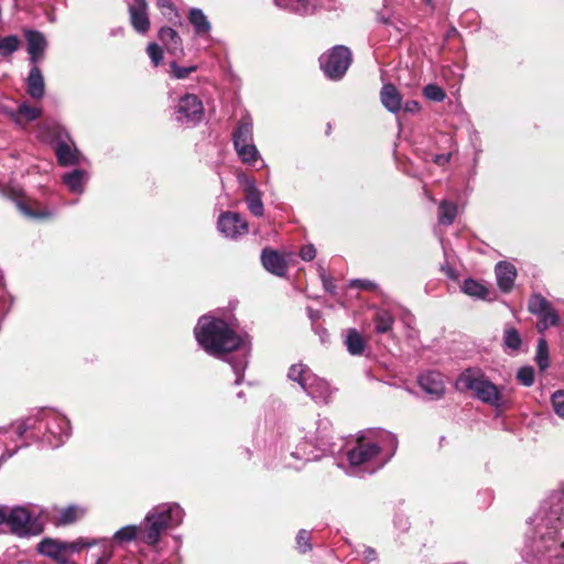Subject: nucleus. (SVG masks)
<instances>
[{
    "label": "nucleus",
    "mask_w": 564,
    "mask_h": 564,
    "mask_svg": "<svg viewBox=\"0 0 564 564\" xmlns=\"http://www.w3.org/2000/svg\"><path fill=\"white\" fill-rule=\"evenodd\" d=\"M442 271L446 273L447 276L454 279L455 278V273H454V270L449 267V265H442Z\"/></svg>",
    "instance_id": "58"
},
{
    "label": "nucleus",
    "mask_w": 564,
    "mask_h": 564,
    "mask_svg": "<svg viewBox=\"0 0 564 564\" xmlns=\"http://www.w3.org/2000/svg\"><path fill=\"white\" fill-rule=\"evenodd\" d=\"M261 261L267 271L278 276H283L286 272V261L283 256L272 249H263Z\"/></svg>",
    "instance_id": "21"
},
{
    "label": "nucleus",
    "mask_w": 564,
    "mask_h": 564,
    "mask_svg": "<svg viewBox=\"0 0 564 564\" xmlns=\"http://www.w3.org/2000/svg\"><path fill=\"white\" fill-rule=\"evenodd\" d=\"M172 74L177 79H184L189 74L196 70V66L183 67L177 65L175 62L171 63Z\"/></svg>",
    "instance_id": "49"
},
{
    "label": "nucleus",
    "mask_w": 564,
    "mask_h": 564,
    "mask_svg": "<svg viewBox=\"0 0 564 564\" xmlns=\"http://www.w3.org/2000/svg\"><path fill=\"white\" fill-rule=\"evenodd\" d=\"M517 379L525 387L534 382V370L532 367H521L517 372Z\"/></svg>",
    "instance_id": "46"
},
{
    "label": "nucleus",
    "mask_w": 564,
    "mask_h": 564,
    "mask_svg": "<svg viewBox=\"0 0 564 564\" xmlns=\"http://www.w3.org/2000/svg\"><path fill=\"white\" fill-rule=\"evenodd\" d=\"M462 291L477 299H486L488 295V289L474 279H466L462 285Z\"/></svg>",
    "instance_id": "35"
},
{
    "label": "nucleus",
    "mask_w": 564,
    "mask_h": 564,
    "mask_svg": "<svg viewBox=\"0 0 564 564\" xmlns=\"http://www.w3.org/2000/svg\"><path fill=\"white\" fill-rule=\"evenodd\" d=\"M351 52L344 45H336L319 57L321 68L326 77L339 80L351 64Z\"/></svg>",
    "instance_id": "10"
},
{
    "label": "nucleus",
    "mask_w": 564,
    "mask_h": 564,
    "mask_svg": "<svg viewBox=\"0 0 564 564\" xmlns=\"http://www.w3.org/2000/svg\"><path fill=\"white\" fill-rule=\"evenodd\" d=\"M316 4L317 0H295V13L310 14L315 10Z\"/></svg>",
    "instance_id": "47"
},
{
    "label": "nucleus",
    "mask_w": 564,
    "mask_h": 564,
    "mask_svg": "<svg viewBox=\"0 0 564 564\" xmlns=\"http://www.w3.org/2000/svg\"><path fill=\"white\" fill-rule=\"evenodd\" d=\"M97 544V540H90V539H87V538H79L75 541H70V542H67V541H63V546L64 550L66 551V553L68 555H72V554H75V553H79L80 551L85 550V549H89V547H93L94 545Z\"/></svg>",
    "instance_id": "37"
},
{
    "label": "nucleus",
    "mask_w": 564,
    "mask_h": 564,
    "mask_svg": "<svg viewBox=\"0 0 564 564\" xmlns=\"http://www.w3.org/2000/svg\"><path fill=\"white\" fill-rule=\"evenodd\" d=\"M423 96L431 100L441 102L446 98L445 91L436 84H429L423 88Z\"/></svg>",
    "instance_id": "44"
},
{
    "label": "nucleus",
    "mask_w": 564,
    "mask_h": 564,
    "mask_svg": "<svg viewBox=\"0 0 564 564\" xmlns=\"http://www.w3.org/2000/svg\"><path fill=\"white\" fill-rule=\"evenodd\" d=\"M310 540V532H307L306 530L299 531L296 536L297 549L303 553L311 550Z\"/></svg>",
    "instance_id": "50"
},
{
    "label": "nucleus",
    "mask_w": 564,
    "mask_h": 564,
    "mask_svg": "<svg viewBox=\"0 0 564 564\" xmlns=\"http://www.w3.org/2000/svg\"><path fill=\"white\" fill-rule=\"evenodd\" d=\"M204 117L202 100L194 94L182 96L174 107V118L181 124H195Z\"/></svg>",
    "instance_id": "12"
},
{
    "label": "nucleus",
    "mask_w": 564,
    "mask_h": 564,
    "mask_svg": "<svg viewBox=\"0 0 564 564\" xmlns=\"http://www.w3.org/2000/svg\"><path fill=\"white\" fill-rule=\"evenodd\" d=\"M68 556L69 555L66 553L64 547H62L57 555L53 557V560L58 564H72L68 562Z\"/></svg>",
    "instance_id": "56"
},
{
    "label": "nucleus",
    "mask_w": 564,
    "mask_h": 564,
    "mask_svg": "<svg viewBox=\"0 0 564 564\" xmlns=\"http://www.w3.org/2000/svg\"><path fill=\"white\" fill-rule=\"evenodd\" d=\"M456 389L470 391L479 401L496 409H503L508 402L505 387L495 384L478 368H469L463 371L456 380Z\"/></svg>",
    "instance_id": "3"
},
{
    "label": "nucleus",
    "mask_w": 564,
    "mask_h": 564,
    "mask_svg": "<svg viewBox=\"0 0 564 564\" xmlns=\"http://www.w3.org/2000/svg\"><path fill=\"white\" fill-rule=\"evenodd\" d=\"M313 376L314 373L304 364L292 365L288 373L289 379L297 382L303 390L306 388Z\"/></svg>",
    "instance_id": "30"
},
{
    "label": "nucleus",
    "mask_w": 564,
    "mask_h": 564,
    "mask_svg": "<svg viewBox=\"0 0 564 564\" xmlns=\"http://www.w3.org/2000/svg\"><path fill=\"white\" fill-rule=\"evenodd\" d=\"M20 44L21 41L17 35H8L0 39V56H10L19 48Z\"/></svg>",
    "instance_id": "40"
},
{
    "label": "nucleus",
    "mask_w": 564,
    "mask_h": 564,
    "mask_svg": "<svg viewBox=\"0 0 564 564\" xmlns=\"http://www.w3.org/2000/svg\"><path fill=\"white\" fill-rule=\"evenodd\" d=\"M43 129L47 137L55 142V154L61 165L69 166L80 163L83 155L74 145L64 127L56 122H46Z\"/></svg>",
    "instance_id": "7"
},
{
    "label": "nucleus",
    "mask_w": 564,
    "mask_h": 564,
    "mask_svg": "<svg viewBox=\"0 0 564 564\" xmlns=\"http://www.w3.org/2000/svg\"><path fill=\"white\" fill-rule=\"evenodd\" d=\"M89 175L86 171L76 169L64 174L63 182L72 193L80 195L85 191V183Z\"/></svg>",
    "instance_id": "25"
},
{
    "label": "nucleus",
    "mask_w": 564,
    "mask_h": 564,
    "mask_svg": "<svg viewBox=\"0 0 564 564\" xmlns=\"http://www.w3.org/2000/svg\"><path fill=\"white\" fill-rule=\"evenodd\" d=\"M13 455V452H8L7 451V458L11 457Z\"/></svg>",
    "instance_id": "63"
},
{
    "label": "nucleus",
    "mask_w": 564,
    "mask_h": 564,
    "mask_svg": "<svg viewBox=\"0 0 564 564\" xmlns=\"http://www.w3.org/2000/svg\"><path fill=\"white\" fill-rule=\"evenodd\" d=\"M184 510L177 503H161L153 507L142 523L140 541L150 545H156L164 531L182 523Z\"/></svg>",
    "instance_id": "4"
},
{
    "label": "nucleus",
    "mask_w": 564,
    "mask_h": 564,
    "mask_svg": "<svg viewBox=\"0 0 564 564\" xmlns=\"http://www.w3.org/2000/svg\"><path fill=\"white\" fill-rule=\"evenodd\" d=\"M1 524H7L11 533L19 536H26L35 533L31 523V514L23 507L10 508L7 506H0V525Z\"/></svg>",
    "instance_id": "11"
},
{
    "label": "nucleus",
    "mask_w": 564,
    "mask_h": 564,
    "mask_svg": "<svg viewBox=\"0 0 564 564\" xmlns=\"http://www.w3.org/2000/svg\"><path fill=\"white\" fill-rule=\"evenodd\" d=\"M535 361L542 371L549 367V347L545 338L538 340Z\"/></svg>",
    "instance_id": "43"
},
{
    "label": "nucleus",
    "mask_w": 564,
    "mask_h": 564,
    "mask_svg": "<svg viewBox=\"0 0 564 564\" xmlns=\"http://www.w3.org/2000/svg\"><path fill=\"white\" fill-rule=\"evenodd\" d=\"M551 404L554 413L564 420V390H557L552 394Z\"/></svg>",
    "instance_id": "45"
},
{
    "label": "nucleus",
    "mask_w": 564,
    "mask_h": 564,
    "mask_svg": "<svg viewBox=\"0 0 564 564\" xmlns=\"http://www.w3.org/2000/svg\"><path fill=\"white\" fill-rule=\"evenodd\" d=\"M375 555V551L373 550H368V555H367V558H372Z\"/></svg>",
    "instance_id": "60"
},
{
    "label": "nucleus",
    "mask_w": 564,
    "mask_h": 564,
    "mask_svg": "<svg viewBox=\"0 0 564 564\" xmlns=\"http://www.w3.org/2000/svg\"><path fill=\"white\" fill-rule=\"evenodd\" d=\"M451 156H452V154H451V153H447V154H438V155H435V158H434V162H435L437 165H445L446 163H448V162H449Z\"/></svg>",
    "instance_id": "57"
},
{
    "label": "nucleus",
    "mask_w": 564,
    "mask_h": 564,
    "mask_svg": "<svg viewBox=\"0 0 564 564\" xmlns=\"http://www.w3.org/2000/svg\"><path fill=\"white\" fill-rule=\"evenodd\" d=\"M10 111H13L12 109L4 108L3 112L10 118Z\"/></svg>",
    "instance_id": "61"
},
{
    "label": "nucleus",
    "mask_w": 564,
    "mask_h": 564,
    "mask_svg": "<svg viewBox=\"0 0 564 564\" xmlns=\"http://www.w3.org/2000/svg\"><path fill=\"white\" fill-rule=\"evenodd\" d=\"M316 256V249L314 245L308 243L301 248L300 250V257L304 261H312Z\"/></svg>",
    "instance_id": "51"
},
{
    "label": "nucleus",
    "mask_w": 564,
    "mask_h": 564,
    "mask_svg": "<svg viewBox=\"0 0 564 564\" xmlns=\"http://www.w3.org/2000/svg\"><path fill=\"white\" fill-rule=\"evenodd\" d=\"M345 346L350 355L360 356L365 351L366 341L355 328H349L345 336Z\"/></svg>",
    "instance_id": "29"
},
{
    "label": "nucleus",
    "mask_w": 564,
    "mask_h": 564,
    "mask_svg": "<svg viewBox=\"0 0 564 564\" xmlns=\"http://www.w3.org/2000/svg\"><path fill=\"white\" fill-rule=\"evenodd\" d=\"M147 52L154 66H158L162 62L163 51L156 43H150Z\"/></svg>",
    "instance_id": "48"
},
{
    "label": "nucleus",
    "mask_w": 564,
    "mask_h": 564,
    "mask_svg": "<svg viewBox=\"0 0 564 564\" xmlns=\"http://www.w3.org/2000/svg\"><path fill=\"white\" fill-rule=\"evenodd\" d=\"M64 423V415L48 409H41L35 414L17 422L14 432L20 438L45 443L46 432H54L53 425Z\"/></svg>",
    "instance_id": "5"
},
{
    "label": "nucleus",
    "mask_w": 564,
    "mask_h": 564,
    "mask_svg": "<svg viewBox=\"0 0 564 564\" xmlns=\"http://www.w3.org/2000/svg\"><path fill=\"white\" fill-rule=\"evenodd\" d=\"M304 391L316 402H328L332 389L327 381L314 375Z\"/></svg>",
    "instance_id": "22"
},
{
    "label": "nucleus",
    "mask_w": 564,
    "mask_h": 564,
    "mask_svg": "<svg viewBox=\"0 0 564 564\" xmlns=\"http://www.w3.org/2000/svg\"><path fill=\"white\" fill-rule=\"evenodd\" d=\"M317 314H318L317 312H316V313H314L313 311H311V312H310V317H311V318H315V317H317Z\"/></svg>",
    "instance_id": "62"
},
{
    "label": "nucleus",
    "mask_w": 564,
    "mask_h": 564,
    "mask_svg": "<svg viewBox=\"0 0 564 564\" xmlns=\"http://www.w3.org/2000/svg\"><path fill=\"white\" fill-rule=\"evenodd\" d=\"M276 7L295 12V0H274Z\"/></svg>",
    "instance_id": "54"
},
{
    "label": "nucleus",
    "mask_w": 564,
    "mask_h": 564,
    "mask_svg": "<svg viewBox=\"0 0 564 564\" xmlns=\"http://www.w3.org/2000/svg\"><path fill=\"white\" fill-rule=\"evenodd\" d=\"M17 207L24 216L32 219H43L52 216L51 212L41 208L35 202L29 203L25 200H18Z\"/></svg>",
    "instance_id": "31"
},
{
    "label": "nucleus",
    "mask_w": 564,
    "mask_h": 564,
    "mask_svg": "<svg viewBox=\"0 0 564 564\" xmlns=\"http://www.w3.org/2000/svg\"><path fill=\"white\" fill-rule=\"evenodd\" d=\"M26 90L33 99H42L45 94V83L41 69L33 65L26 78Z\"/></svg>",
    "instance_id": "23"
},
{
    "label": "nucleus",
    "mask_w": 564,
    "mask_h": 564,
    "mask_svg": "<svg viewBox=\"0 0 564 564\" xmlns=\"http://www.w3.org/2000/svg\"><path fill=\"white\" fill-rule=\"evenodd\" d=\"M159 39L170 53L176 54L183 51L182 40L174 29L170 26H163L159 31Z\"/></svg>",
    "instance_id": "28"
},
{
    "label": "nucleus",
    "mask_w": 564,
    "mask_h": 564,
    "mask_svg": "<svg viewBox=\"0 0 564 564\" xmlns=\"http://www.w3.org/2000/svg\"><path fill=\"white\" fill-rule=\"evenodd\" d=\"M536 316L539 317V322L536 323V329L539 333H544L549 327L556 326L561 321L552 305L549 310H545L542 314H538Z\"/></svg>",
    "instance_id": "33"
},
{
    "label": "nucleus",
    "mask_w": 564,
    "mask_h": 564,
    "mask_svg": "<svg viewBox=\"0 0 564 564\" xmlns=\"http://www.w3.org/2000/svg\"><path fill=\"white\" fill-rule=\"evenodd\" d=\"M123 34V29L120 26V28H116V29H112L110 31V35L111 36H117V35H122Z\"/></svg>",
    "instance_id": "59"
},
{
    "label": "nucleus",
    "mask_w": 564,
    "mask_h": 564,
    "mask_svg": "<svg viewBox=\"0 0 564 564\" xmlns=\"http://www.w3.org/2000/svg\"><path fill=\"white\" fill-rule=\"evenodd\" d=\"M380 101L391 113H398L402 109V96L393 84H384L381 87Z\"/></svg>",
    "instance_id": "20"
},
{
    "label": "nucleus",
    "mask_w": 564,
    "mask_h": 564,
    "mask_svg": "<svg viewBox=\"0 0 564 564\" xmlns=\"http://www.w3.org/2000/svg\"><path fill=\"white\" fill-rule=\"evenodd\" d=\"M129 14L133 29L141 34L147 33L150 28V21L145 0H131L129 2Z\"/></svg>",
    "instance_id": "15"
},
{
    "label": "nucleus",
    "mask_w": 564,
    "mask_h": 564,
    "mask_svg": "<svg viewBox=\"0 0 564 564\" xmlns=\"http://www.w3.org/2000/svg\"><path fill=\"white\" fill-rule=\"evenodd\" d=\"M419 384L422 390L432 399H440L445 392L442 375L436 371H427L419 377Z\"/></svg>",
    "instance_id": "17"
},
{
    "label": "nucleus",
    "mask_w": 564,
    "mask_h": 564,
    "mask_svg": "<svg viewBox=\"0 0 564 564\" xmlns=\"http://www.w3.org/2000/svg\"><path fill=\"white\" fill-rule=\"evenodd\" d=\"M315 431L311 429L305 433V441L301 443L292 456L305 462L318 459L328 451L330 423L328 420H318Z\"/></svg>",
    "instance_id": "6"
},
{
    "label": "nucleus",
    "mask_w": 564,
    "mask_h": 564,
    "mask_svg": "<svg viewBox=\"0 0 564 564\" xmlns=\"http://www.w3.org/2000/svg\"><path fill=\"white\" fill-rule=\"evenodd\" d=\"M528 525L523 558L529 564H564V488L547 495Z\"/></svg>",
    "instance_id": "1"
},
{
    "label": "nucleus",
    "mask_w": 564,
    "mask_h": 564,
    "mask_svg": "<svg viewBox=\"0 0 564 564\" xmlns=\"http://www.w3.org/2000/svg\"><path fill=\"white\" fill-rule=\"evenodd\" d=\"M403 109L409 113H417L421 110V105L416 100H408L403 105Z\"/></svg>",
    "instance_id": "53"
},
{
    "label": "nucleus",
    "mask_w": 564,
    "mask_h": 564,
    "mask_svg": "<svg viewBox=\"0 0 564 564\" xmlns=\"http://www.w3.org/2000/svg\"><path fill=\"white\" fill-rule=\"evenodd\" d=\"M457 215V206L456 204L442 200L438 207V221L442 225L449 226L453 224Z\"/></svg>",
    "instance_id": "34"
},
{
    "label": "nucleus",
    "mask_w": 564,
    "mask_h": 564,
    "mask_svg": "<svg viewBox=\"0 0 564 564\" xmlns=\"http://www.w3.org/2000/svg\"><path fill=\"white\" fill-rule=\"evenodd\" d=\"M25 39L28 44V53L30 55V62L33 65H37V63L43 58L45 48L47 46V42L45 36L37 31H26Z\"/></svg>",
    "instance_id": "18"
},
{
    "label": "nucleus",
    "mask_w": 564,
    "mask_h": 564,
    "mask_svg": "<svg viewBox=\"0 0 564 564\" xmlns=\"http://www.w3.org/2000/svg\"><path fill=\"white\" fill-rule=\"evenodd\" d=\"M495 273L499 289L505 293L510 292L517 276L516 267L509 262L500 261L496 264Z\"/></svg>",
    "instance_id": "19"
},
{
    "label": "nucleus",
    "mask_w": 564,
    "mask_h": 564,
    "mask_svg": "<svg viewBox=\"0 0 564 564\" xmlns=\"http://www.w3.org/2000/svg\"><path fill=\"white\" fill-rule=\"evenodd\" d=\"M53 431L54 432H46L45 443L51 447H58L70 434L69 421L64 416V423L53 425Z\"/></svg>",
    "instance_id": "27"
},
{
    "label": "nucleus",
    "mask_w": 564,
    "mask_h": 564,
    "mask_svg": "<svg viewBox=\"0 0 564 564\" xmlns=\"http://www.w3.org/2000/svg\"><path fill=\"white\" fill-rule=\"evenodd\" d=\"M42 115V109L32 107L26 102H22L17 111H10V119L13 120L18 126L23 127L25 121H34Z\"/></svg>",
    "instance_id": "24"
},
{
    "label": "nucleus",
    "mask_w": 564,
    "mask_h": 564,
    "mask_svg": "<svg viewBox=\"0 0 564 564\" xmlns=\"http://www.w3.org/2000/svg\"><path fill=\"white\" fill-rule=\"evenodd\" d=\"M63 546V541L54 539H44L37 544L39 553L53 558Z\"/></svg>",
    "instance_id": "38"
},
{
    "label": "nucleus",
    "mask_w": 564,
    "mask_h": 564,
    "mask_svg": "<svg viewBox=\"0 0 564 564\" xmlns=\"http://www.w3.org/2000/svg\"><path fill=\"white\" fill-rule=\"evenodd\" d=\"M375 332L378 334L389 333L394 324V316L388 310H378L373 316Z\"/></svg>",
    "instance_id": "32"
},
{
    "label": "nucleus",
    "mask_w": 564,
    "mask_h": 564,
    "mask_svg": "<svg viewBox=\"0 0 564 564\" xmlns=\"http://www.w3.org/2000/svg\"><path fill=\"white\" fill-rule=\"evenodd\" d=\"M347 456L352 467L364 466V470L370 474L382 467L378 465L381 458L379 444L370 437H360Z\"/></svg>",
    "instance_id": "9"
},
{
    "label": "nucleus",
    "mask_w": 564,
    "mask_h": 564,
    "mask_svg": "<svg viewBox=\"0 0 564 564\" xmlns=\"http://www.w3.org/2000/svg\"><path fill=\"white\" fill-rule=\"evenodd\" d=\"M234 145L239 159L249 165H254L260 159V153L253 143L252 121L245 116L238 122L234 132Z\"/></svg>",
    "instance_id": "8"
},
{
    "label": "nucleus",
    "mask_w": 564,
    "mask_h": 564,
    "mask_svg": "<svg viewBox=\"0 0 564 564\" xmlns=\"http://www.w3.org/2000/svg\"><path fill=\"white\" fill-rule=\"evenodd\" d=\"M321 279H322V282H323V286H324V289H325L327 292H329V293L334 294V293H335V290H336V286H335V284H334L333 279H332L329 275H327L323 270H322V272H321Z\"/></svg>",
    "instance_id": "52"
},
{
    "label": "nucleus",
    "mask_w": 564,
    "mask_h": 564,
    "mask_svg": "<svg viewBox=\"0 0 564 564\" xmlns=\"http://www.w3.org/2000/svg\"><path fill=\"white\" fill-rule=\"evenodd\" d=\"M194 332L199 346L214 357L223 358L231 351L237 352L235 357L227 359V361L231 365L236 375L235 382L239 384L248 365L249 337L239 334L234 324L209 315L202 316L198 319Z\"/></svg>",
    "instance_id": "2"
},
{
    "label": "nucleus",
    "mask_w": 564,
    "mask_h": 564,
    "mask_svg": "<svg viewBox=\"0 0 564 564\" xmlns=\"http://www.w3.org/2000/svg\"><path fill=\"white\" fill-rule=\"evenodd\" d=\"M218 230L227 238L236 239L248 230L247 221L237 213L227 212L219 216Z\"/></svg>",
    "instance_id": "13"
},
{
    "label": "nucleus",
    "mask_w": 564,
    "mask_h": 564,
    "mask_svg": "<svg viewBox=\"0 0 564 564\" xmlns=\"http://www.w3.org/2000/svg\"><path fill=\"white\" fill-rule=\"evenodd\" d=\"M188 21L193 25L196 35L206 36L210 33L212 24L200 9L192 8L188 12Z\"/></svg>",
    "instance_id": "26"
},
{
    "label": "nucleus",
    "mask_w": 564,
    "mask_h": 564,
    "mask_svg": "<svg viewBox=\"0 0 564 564\" xmlns=\"http://www.w3.org/2000/svg\"><path fill=\"white\" fill-rule=\"evenodd\" d=\"M350 285L354 286V288H358V289H366V290H370L375 286V284L369 281V280H360V279H357V280H352L350 282Z\"/></svg>",
    "instance_id": "55"
},
{
    "label": "nucleus",
    "mask_w": 564,
    "mask_h": 564,
    "mask_svg": "<svg viewBox=\"0 0 564 564\" xmlns=\"http://www.w3.org/2000/svg\"><path fill=\"white\" fill-rule=\"evenodd\" d=\"M373 443L379 444L380 448V460L378 463L379 466H384L391 457L394 455L397 447H398V438L394 434L381 431L378 432L372 438Z\"/></svg>",
    "instance_id": "16"
},
{
    "label": "nucleus",
    "mask_w": 564,
    "mask_h": 564,
    "mask_svg": "<svg viewBox=\"0 0 564 564\" xmlns=\"http://www.w3.org/2000/svg\"><path fill=\"white\" fill-rule=\"evenodd\" d=\"M142 524L140 527L137 525H127L119 529L112 536L115 542H130L137 538L140 539Z\"/></svg>",
    "instance_id": "36"
},
{
    "label": "nucleus",
    "mask_w": 564,
    "mask_h": 564,
    "mask_svg": "<svg viewBox=\"0 0 564 564\" xmlns=\"http://www.w3.org/2000/svg\"><path fill=\"white\" fill-rule=\"evenodd\" d=\"M84 514V508L78 506H69L61 511L58 522L62 524H69L80 519Z\"/></svg>",
    "instance_id": "39"
},
{
    "label": "nucleus",
    "mask_w": 564,
    "mask_h": 564,
    "mask_svg": "<svg viewBox=\"0 0 564 564\" xmlns=\"http://www.w3.org/2000/svg\"><path fill=\"white\" fill-rule=\"evenodd\" d=\"M239 182L243 186L246 203L248 209L254 216H262L263 214V203L260 191L257 188L254 180L246 176L239 175Z\"/></svg>",
    "instance_id": "14"
},
{
    "label": "nucleus",
    "mask_w": 564,
    "mask_h": 564,
    "mask_svg": "<svg viewBox=\"0 0 564 564\" xmlns=\"http://www.w3.org/2000/svg\"><path fill=\"white\" fill-rule=\"evenodd\" d=\"M503 343L508 349L519 350L522 344V339L517 329L509 327L505 329Z\"/></svg>",
    "instance_id": "42"
},
{
    "label": "nucleus",
    "mask_w": 564,
    "mask_h": 564,
    "mask_svg": "<svg viewBox=\"0 0 564 564\" xmlns=\"http://www.w3.org/2000/svg\"><path fill=\"white\" fill-rule=\"evenodd\" d=\"M550 306L551 303L541 294L532 295L528 303V308L533 315L542 314Z\"/></svg>",
    "instance_id": "41"
}]
</instances>
